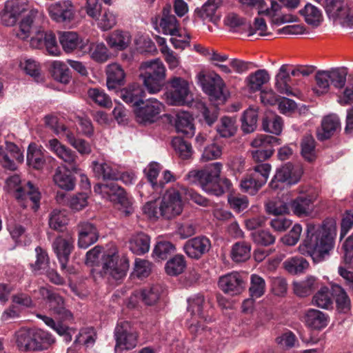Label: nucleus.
Listing matches in <instances>:
<instances>
[{
  "instance_id": "f257e3e1",
  "label": "nucleus",
  "mask_w": 353,
  "mask_h": 353,
  "mask_svg": "<svg viewBox=\"0 0 353 353\" xmlns=\"http://www.w3.org/2000/svg\"><path fill=\"white\" fill-rule=\"evenodd\" d=\"M336 226L333 222L320 224L307 223L306 237L299 245V252L312 258L314 263L323 261L333 249Z\"/></svg>"
},
{
  "instance_id": "f03ea898",
  "label": "nucleus",
  "mask_w": 353,
  "mask_h": 353,
  "mask_svg": "<svg viewBox=\"0 0 353 353\" xmlns=\"http://www.w3.org/2000/svg\"><path fill=\"white\" fill-rule=\"evenodd\" d=\"M223 165L220 162L209 164L203 170H192L185 176L184 180L190 184H196L209 194L221 196L231 188L228 179H219Z\"/></svg>"
},
{
  "instance_id": "7ed1b4c3",
  "label": "nucleus",
  "mask_w": 353,
  "mask_h": 353,
  "mask_svg": "<svg viewBox=\"0 0 353 353\" xmlns=\"http://www.w3.org/2000/svg\"><path fill=\"white\" fill-rule=\"evenodd\" d=\"M183 210L182 198L177 185L166 190L161 199L147 202L143 207V213L150 219H171Z\"/></svg>"
},
{
  "instance_id": "20e7f679",
  "label": "nucleus",
  "mask_w": 353,
  "mask_h": 353,
  "mask_svg": "<svg viewBox=\"0 0 353 353\" xmlns=\"http://www.w3.org/2000/svg\"><path fill=\"white\" fill-rule=\"evenodd\" d=\"M43 16L37 10H32L19 23V29L15 35L21 40H26L32 33L35 35L30 39V46L34 48H41L44 46L46 32L40 25Z\"/></svg>"
},
{
  "instance_id": "39448f33",
  "label": "nucleus",
  "mask_w": 353,
  "mask_h": 353,
  "mask_svg": "<svg viewBox=\"0 0 353 353\" xmlns=\"http://www.w3.org/2000/svg\"><path fill=\"white\" fill-rule=\"evenodd\" d=\"M140 79L148 93L151 94L160 92L165 84L166 68L159 59L143 62L140 67Z\"/></svg>"
},
{
  "instance_id": "423d86ee",
  "label": "nucleus",
  "mask_w": 353,
  "mask_h": 353,
  "mask_svg": "<svg viewBox=\"0 0 353 353\" xmlns=\"http://www.w3.org/2000/svg\"><path fill=\"white\" fill-rule=\"evenodd\" d=\"M271 170V165L268 163H259L254 167L241 181L240 187L243 192L255 194L267 182Z\"/></svg>"
},
{
  "instance_id": "0eeeda50",
  "label": "nucleus",
  "mask_w": 353,
  "mask_h": 353,
  "mask_svg": "<svg viewBox=\"0 0 353 353\" xmlns=\"http://www.w3.org/2000/svg\"><path fill=\"white\" fill-rule=\"evenodd\" d=\"M170 88L165 93L166 101L172 105H183L191 100L189 83L179 77H174L169 81Z\"/></svg>"
},
{
  "instance_id": "6e6552de",
  "label": "nucleus",
  "mask_w": 353,
  "mask_h": 353,
  "mask_svg": "<svg viewBox=\"0 0 353 353\" xmlns=\"http://www.w3.org/2000/svg\"><path fill=\"white\" fill-rule=\"evenodd\" d=\"M20 183L21 179L17 174L11 176L6 181L9 190L14 192V196L17 200L26 201L30 199L34 204L33 208L37 210L39 207L40 192L30 181L24 187H21Z\"/></svg>"
},
{
  "instance_id": "1a4fd4ad",
  "label": "nucleus",
  "mask_w": 353,
  "mask_h": 353,
  "mask_svg": "<svg viewBox=\"0 0 353 353\" xmlns=\"http://www.w3.org/2000/svg\"><path fill=\"white\" fill-rule=\"evenodd\" d=\"M281 143L280 139L268 134H259L251 142V151L253 160L256 163L263 162L268 159L274 153L273 146Z\"/></svg>"
},
{
  "instance_id": "9d476101",
  "label": "nucleus",
  "mask_w": 353,
  "mask_h": 353,
  "mask_svg": "<svg viewBox=\"0 0 353 353\" xmlns=\"http://www.w3.org/2000/svg\"><path fill=\"white\" fill-rule=\"evenodd\" d=\"M315 1L323 6L330 19L339 20L346 27L353 26V12L344 3L343 0Z\"/></svg>"
},
{
  "instance_id": "9b49d317",
  "label": "nucleus",
  "mask_w": 353,
  "mask_h": 353,
  "mask_svg": "<svg viewBox=\"0 0 353 353\" xmlns=\"http://www.w3.org/2000/svg\"><path fill=\"white\" fill-rule=\"evenodd\" d=\"M102 271L104 274L109 275L115 280L123 279L129 268L127 258L119 256L116 252L104 254L103 256Z\"/></svg>"
},
{
  "instance_id": "f8f14e48",
  "label": "nucleus",
  "mask_w": 353,
  "mask_h": 353,
  "mask_svg": "<svg viewBox=\"0 0 353 353\" xmlns=\"http://www.w3.org/2000/svg\"><path fill=\"white\" fill-rule=\"evenodd\" d=\"M301 175L302 170L299 166L286 163L276 170L270 183V186L273 190H278L283 188V184L294 185L299 181Z\"/></svg>"
},
{
  "instance_id": "ddd939ff",
  "label": "nucleus",
  "mask_w": 353,
  "mask_h": 353,
  "mask_svg": "<svg viewBox=\"0 0 353 353\" xmlns=\"http://www.w3.org/2000/svg\"><path fill=\"white\" fill-rule=\"evenodd\" d=\"M94 192L101 195L103 198L117 201V203L125 208V214H128L131 212V201L127 197L124 190L117 184L114 183L107 184L97 183L94 186Z\"/></svg>"
},
{
  "instance_id": "4468645a",
  "label": "nucleus",
  "mask_w": 353,
  "mask_h": 353,
  "mask_svg": "<svg viewBox=\"0 0 353 353\" xmlns=\"http://www.w3.org/2000/svg\"><path fill=\"white\" fill-rule=\"evenodd\" d=\"M115 350H132L137 346V334L128 321L117 324L114 330Z\"/></svg>"
},
{
  "instance_id": "2eb2a0df",
  "label": "nucleus",
  "mask_w": 353,
  "mask_h": 353,
  "mask_svg": "<svg viewBox=\"0 0 353 353\" xmlns=\"http://www.w3.org/2000/svg\"><path fill=\"white\" fill-rule=\"evenodd\" d=\"M143 105H139L134 109L137 121L141 124L152 123L159 117L163 105L154 98H150L145 102L141 103Z\"/></svg>"
},
{
  "instance_id": "dca6fc26",
  "label": "nucleus",
  "mask_w": 353,
  "mask_h": 353,
  "mask_svg": "<svg viewBox=\"0 0 353 353\" xmlns=\"http://www.w3.org/2000/svg\"><path fill=\"white\" fill-rule=\"evenodd\" d=\"M200 82L203 92L209 96L211 101H224L223 88L225 84L219 74L212 72L203 76Z\"/></svg>"
},
{
  "instance_id": "f3484780",
  "label": "nucleus",
  "mask_w": 353,
  "mask_h": 353,
  "mask_svg": "<svg viewBox=\"0 0 353 353\" xmlns=\"http://www.w3.org/2000/svg\"><path fill=\"white\" fill-rule=\"evenodd\" d=\"M48 12L51 19L57 23H70L75 15L74 7L70 1H59L50 4Z\"/></svg>"
},
{
  "instance_id": "a211bd4d",
  "label": "nucleus",
  "mask_w": 353,
  "mask_h": 353,
  "mask_svg": "<svg viewBox=\"0 0 353 353\" xmlns=\"http://www.w3.org/2000/svg\"><path fill=\"white\" fill-rule=\"evenodd\" d=\"M46 147L59 159L67 163L71 171L77 173L80 168L77 164V155L69 148L62 144L58 139H52L48 141Z\"/></svg>"
},
{
  "instance_id": "6ab92c4d",
  "label": "nucleus",
  "mask_w": 353,
  "mask_h": 353,
  "mask_svg": "<svg viewBox=\"0 0 353 353\" xmlns=\"http://www.w3.org/2000/svg\"><path fill=\"white\" fill-rule=\"evenodd\" d=\"M39 292L43 299L48 300L50 309L60 319L63 320L72 319V314L65 307L63 299L61 296L44 287L40 288Z\"/></svg>"
},
{
  "instance_id": "aec40b11",
  "label": "nucleus",
  "mask_w": 353,
  "mask_h": 353,
  "mask_svg": "<svg viewBox=\"0 0 353 353\" xmlns=\"http://www.w3.org/2000/svg\"><path fill=\"white\" fill-rule=\"evenodd\" d=\"M219 288L231 296L241 294L245 288V282L242 276L236 272H232L221 276L218 282Z\"/></svg>"
},
{
  "instance_id": "412c9836",
  "label": "nucleus",
  "mask_w": 353,
  "mask_h": 353,
  "mask_svg": "<svg viewBox=\"0 0 353 353\" xmlns=\"http://www.w3.org/2000/svg\"><path fill=\"white\" fill-rule=\"evenodd\" d=\"M74 240L67 236H57L52 243V249L60 263L62 270H65L69 261L70 255L73 249Z\"/></svg>"
},
{
  "instance_id": "4be33fe9",
  "label": "nucleus",
  "mask_w": 353,
  "mask_h": 353,
  "mask_svg": "<svg viewBox=\"0 0 353 353\" xmlns=\"http://www.w3.org/2000/svg\"><path fill=\"white\" fill-rule=\"evenodd\" d=\"M211 248L210 240L204 236H199L187 241L183 245L185 253L191 259H199Z\"/></svg>"
},
{
  "instance_id": "5701e85b",
  "label": "nucleus",
  "mask_w": 353,
  "mask_h": 353,
  "mask_svg": "<svg viewBox=\"0 0 353 353\" xmlns=\"http://www.w3.org/2000/svg\"><path fill=\"white\" fill-rule=\"evenodd\" d=\"M59 41L66 53L72 52L77 49L85 50L88 39H83L76 32L65 31L59 33Z\"/></svg>"
},
{
  "instance_id": "b1692460",
  "label": "nucleus",
  "mask_w": 353,
  "mask_h": 353,
  "mask_svg": "<svg viewBox=\"0 0 353 353\" xmlns=\"http://www.w3.org/2000/svg\"><path fill=\"white\" fill-rule=\"evenodd\" d=\"M78 245L79 248L86 249L98 240V230L92 223L88 221L81 222L78 225Z\"/></svg>"
},
{
  "instance_id": "393cba45",
  "label": "nucleus",
  "mask_w": 353,
  "mask_h": 353,
  "mask_svg": "<svg viewBox=\"0 0 353 353\" xmlns=\"http://www.w3.org/2000/svg\"><path fill=\"white\" fill-rule=\"evenodd\" d=\"M3 153H1V159L0 162L3 167L10 170H14L17 169V165L13 160L10 159L12 158L19 163L23 161V154L21 152L19 147L13 143H6V150L3 149Z\"/></svg>"
},
{
  "instance_id": "a878e982",
  "label": "nucleus",
  "mask_w": 353,
  "mask_h": 353,
  "mask_svg": "<svg viewBox=\"0 0 353 353\" xmlns=\"http://www.w3.org/2000/svg\"><path fill=\"white\" fill-rule=\"evenodd\" d=\"M107 87L108 90H115L125 83V73L122 67L117 63L109 64L106 68Z\"/></svg>"
},
{
  "instance_id": "bb28decb",
  "label": "nucleus",
  "mask_w": 353,
  "mask_h": 353,
  "mask_svg": "<svg viewBox=\"0 0 353 353\" xmlns=\"http://www.w3.org/2000/svg\"><path fill=\"white\" fill-rule=\"evenodd\" d=\"M26 159L30 167L35 170H41L46 161L45 150L41 146L31 143L28 147Z\"/></svg>"
},
{
  "instance_id": "cd10ccee",
  "label": "nucleus",
  "mask_w": 353,
  "mask_h": 353,
  "mask_svg": "<svg viewBox=\"0 0 353 353\" xmlns=\"http://www.w3.org/2000/svg\"><path fill=\"white\" fill-rule=\"evenodd\" d=\"M145 92L141 85L137 83L130 84L121 90V98L127 103L137 107L143 103Z\"/></svg>"
},
{
  "instance_id": "c85d7f7f",
  "label": "nucleus",
  "mask_w": 353,
  "mask_h": 353,
  "mask_svg": "<svg viewBox=\"0 0 353 353\" xmlns=\"http://www.w3.org/2000/svg\"><path fill=\"white\" fill-rule=\"evenodd\" d=\"M92 170L96 176L101 177L103 180H119V171L117 167L112 163L94 161L92 162Z\"/></svg>"
},
{
  "instance_id": "c756f323",
  "label": "nucleus",
  "mask_w": 353,
  "mask_h": 353,
  "mask_svg": "<svg viewBox=\"0 0 353 353\" xmlns=\"http://www.w3.org/2000/svg\"><path fill=\"white\" fill-rule=\"evenodd\" d=\"M305 321L313 330H322L327 325L329 316L320 310L310 309L305 314Z\"/></svg>"
},
{
  "instance_id": "7c9ffc66",
  "label": "nucleus",
  "mask_w": 353,
  "mask_h": 353,
  "mask_svg": "<svg viewBox=\"0 0 353 353\" xmlns=\"http://www.w3.org/2000/svg\"><path fill=\"white\" fill-rule=\"evenodd\" d=\"M340 126L339 117L336 114H330L323 118L321 128L317 132L320 141L330 138Z\"/></svg>"
},
{
  "instance_id": "2f4dec72",
  "label": "nucleus",
  "mask_w": 353,
  "mask_h": 353,
  "mask_svg": "<svg viewBox=\"0 0 353 353\" xmlns=\"http://www.w3.org/2000/svg\"><path fill=\"white\" fill-rule=\"evenodd\" d=\"M174 125L178 132L182 133L188 137H192L195 132L193 119L187 112H181L176 114Z\"/></svg>"
},
{
  "instance_id": "473e14b6",
  "label": "nucleus",
  "mask_w": 353,
  "mask_h": 353,
  "mask_svg": "<svg viewBox=\"0 0 353 353\" xmlns=\"http://www.w3.org/2000/svg\"><path fill=\"white\" fill-rule=\"evenodd\" d=\"M37 317L41 319L46 325L54 330L59 336L63 338L66 343L72 341L74 330L63 325L61 322L56 323L53 319L43 314H37Z\"/></svg>"
},
{
  "instance_id": "72a5a7b5",
  "label": "nucleus",
  "mask_w": 353,
  "mask_h": 353,
  "mask_svg": "<svg viewBox=\"0 0 353 353\" xmlns=\"http://www.w3.org/2000/svg\"><path fill=\"white\" fill-rule=\"evenodd\" d=\"M53 181L57 186L67 191L72 190L75 185L74 177L65 166L56 168Z\"/></svg>"
},
{
  "instance_id": "f704fd0d",
  "label": "nucleus",
  "mask_w": 353,
  "mask_h": 353,
  "mask_svg": "<svg viewBox=\"0 0 353 353\" xmlns=\"http://www.w3.org/2000/svg\"><path fill=\"white\" fill-rule=\"evenodd\" d=\"M291 207L296 215L308 216L314 210V201L309 196H299L292 201Z\"/></svg>"
},
{
  "instance_id": "c9c22d12",
  "label": "nucleus",
  "mask_w": 353,
  "mask_h": 353,
  "mask_svg": "<svg viewBox=\"0 0 353 353\" xmlns=\"http://www.w3.org/2000/svg\"><path fill=\"white\" fill-rule=\"evenodd\" d=\"M33 343L35 348L32 351L46 350L55 342L54 336L47 331L41 329H32Z\"/></svg>"
},
{
  "instance_id": "e433bc0d",
  "label": "nucleus",
  "mask_w": 353,
  "mask_h": 353,
  "mask_svg": "<svg viewBox=\"0 0 353 353\" xmlns=\"http://www.w3.org/2000/svg\"><path fill=\"white\" fill-rule=\"evenodd\" d=\"M150 238L144 233L134 235L130 241V249L137 255H143L150 250Z\"/></svg>"
},
{
  "instance_id": "4c0bfd02",
  "label": "nucleus",
  "mask_w": 353,
  "mask_h": 353,
  "mask_svg": "<svg viewBox=\"0 0 353 353\" xmlns=\"http://www.w3.org/2000/svg\"><path fill=\"white\" fill-rule=\"evenodd\" d=\"M105 40L111 48L121 50L129 46L131 35L128 32L116 30L112 32Z\"/></svg>"
},
{
  "instance_id": "58836bf2",
  "label": "nucleus",
  "mask_w": 353,
  "mask_h": 353,
  "mask_svg": "<svg viewBox=\"0 0 353 353\" xmlns=\"http://www.w3.org/2000/svg\"><path fill=\"white\" fill-rule=\"evenodd\" d=\"M299 13L305 21L312 27H318L322 21L321 11L310 3H306L304 8L299 10Z\"/></svg>"
},
{
  "instance_id": "ea45409f",
  "label": "nucleus",
  "mask_w": 353,
  "mask_h": 353,
  "mask_svg": "<svg viewBox=\"0 0 353 353\" xmlns=\"http://www.w3.org/2000/svg\"><path fill=\"white\" fill-rule=\"evenodd\" d=\"M96 341V334L92 328H86L81 330L79 335L76 337L72 346L68 348V353H76V348L80 343H83L85 347L92 346Z\"/></svg>"
},
{
  "instance_id": "a19ab883",
  "label": "nucleus",
  "mask_w": 353,
  "mask_h": 353,
  "mask_svg": "<svg viewBox=\"0 0 353 353\" xmlns=\"http://www.w3.org/2000/svg\"><path fill=\"white\" fill-rule=\"evenodd\" d=\"M161 170V165L157 162H151L143 170L148 181L155 192L163 190V183H159L158 177Z\"/></svg>"
},
{
  "instance_id": "79ce46f5",
  "label": "nucleus",
  "mask_w": 353,
  "mask_h": 353,
  "mask_svg": "<svg viewBox=\"0 0 353 353\" xmlns=\"http://www.w3.org/2000/svg\"><path fill=\"white\" fill-rule=\"evenodd\" d=\"M270 80V75L267 70L260 69L250 74L246 78L247 85L252 92L260 90L261 87Z\"/></svg>"
},
{
  "instance_id": "37998d69",
  "label": "nucleus",
  "mask_w": 353,
  "mask_h": 353,
  "mask_svg": "<svg viewBox=\"0 0 353 353\" xmlns=\"http://www.w3.org/2000/svg\"><path fill=\"white\" fill-rule=\"evenodd\" d=\"M162 292V286L160 285H154L151 287L145 288L141 291L134 292V296H140L146 305H151L158 301Z\"/></svg>"
},
{
  "instance_id": "c03bdc74",
  "label": "nucleus",
  "mask_w": 353,
  "mask_h": 353,
  "mask_svg": "<svg viewBox=\"0 0 353 353\" xmlns=\"http://www.w3.org/2000/svg\"><path fill=\"white\" fill-rule=\"evenodd\" d=\"M51 73L57 81L68 84L71 79L67 65L61 61H54L50 64Z\"/></svg>"
},
{
  "instance_id": "a18cd8bd",
  "label": "nucleus",
  "mask_w": 353,
  "mask_h": 353,
  "mask_svg": "<svg viewBox=\"0 0 353 353\" xmlns=\"http://www.w3.org/2000/svg\"><path fill=\"white\" fill-rule=\"evenodd\" d=\"M332 294L335 297L337 310L343 313L348 312L350 308V299L344 289L337 284H332Z\"/></svg>"
},
{
  "instance_id": "49530a36",
  "label": "nucleus",
  "mask_w": 353,
  "mask_h": 353,
  "mask_svg": "<svg viewBox=\"0 0 353 353\" xmlns=\"http://www.w3.org/2000/svg\"><path fill=\"white\" fill-rule=\"evenodd\" d=\"M316 286V279L312 276H307L305 280L294 281L293 283L294 293L301 297H305L311 294Z\"/></svg>"
},
{
  "instance_id": "de8ad7c7",
  "label": "nucleus",
  "mask_w": 353,
  "mask_h": 353,
  "mask_svg": "<svg viewBox=\"0 0 353 353\" xmlns=\"http://www.w3.org/2000/svg\"><path fill=\"white\" fill-rule=\"evenodd\" d=\"M241 121V130L244 133L250 134L253 132L257 126V110L253 108H249L244 111Z\"/></svg>"
},
{
  "instance_id": "09e8293b",
  "label": "nucleus",
  "mask_w": 353,
  "mask_h": 353,
  "mask_svg": "<svg viewBox=\"0 0 353 353\" xmlns=\"http://www.w3.org/2000/svg\"><path fill=\"white\" fill-rule=\"evenodd\" d=\"M16 343L19 350L31 351L35 348L33 343L32 329L21 328L16 332Z\"/></svg>"
},
{
  "instance_id": "8fccbe9b",
  "label": "nucleus",
  "mask_w": 353,
  "mask_h": 353,
  "mask_svg": "<svg viewBox=\"0 0 353 353\" xmlns=\"http://www.w3.org/2000/svg\"><path fill=\"white\" fill-rule=\"evenodd\" d=\"M160 28L165 34L175 35L179 32L177 20L175 16L169 14V10L163 9V16L159 22Z\"/></svg>"
},
{
  "instance_id": "3c124183",
  "label": "nucleus",
  "mask_w": 353,
  "mask_h": 353,
  "mask_svg": "<svg viewBox=\"0 0 353 353\" xmlns=\"http://www.w3.org/2000/svg\"><path fill=\"white\" fill-rule=\"evenodd\" d=\"M216 131L221 137L230 138L233 137L237 131L236 119L227 116L222 117L216 127Z\"/></svg>"
},
{
  "instance_id": "603ef678",
  "label": "nucleus",
  "mask_w": 353,
  "mask_h": 353,
  "mask_svg": "<svg viewBox=\"0 0 353 353\" xmlns=\"http://www.w3.org/2000/svg\"><path fill=\"white\" fill-rule=\"evenodd\" d=\"M84 52H88L90 57L97 62H105L109 58V52L103 43H89Z\"/></svg>"
},
{
  "instance_id": "864d4df0",
  "label": "nucleus",
  "mask_w": 353,
  "mask_h": 353,
  "mask_svg": "<svg viewBox=\"0 0 353 353\" xmlns=\"http://www.w3.org/2000/svg\"><path fill=\"white\" fill-rule=\"evenodd\" d=\"M186 267L185 258L181 254H176L169 259L165 265L166 273L170 276H177L181 274Z\"/></svg>"
},
{
  "instance_id": "5fc2aeb1",
  "label": "nucleus",
  "mask_w": 353,
  "mask_h": 353,
  "mask_svg": "<svg viewBox=\"0 0 353 353\" xmlns=\"http://www.w3.org/2000/svg\"><path fill=\"white\" fill-rule=\"evenodd\" d=\"M283 125V119L277 115H269L263 119V130L275 135H279L281 133Z\"/></svg>"
},
{
  "instance_id": "6e6d98bb",
  "label": "nucleus",
  "mask_w": 353,
  "mask_h": 353,
  "mask_svg": "<svg viewBox=\"0 0 353 353\" xmlns=\"http://www.w3.org/2000/svg\"><path fill=\"white\" fill-rule=\"evenodd\" d=\"M285 269L290 273L296 274L303 272L309 266L308 262L303 256H294L283 263Z\"/></svg>"
},
{
  "instance_id": "4d7b16f0",
  "label": "nucleus",
  "mask_w": 353,
  "mask_h": 353,
  "mask_svg": "<svg viewBox=\"0 0 353 353\" xmlns=\"http://www.w3.org/2000/svg\"><path fill=\"white\" fill-rule=\"evenodd\" d=\"M251 255V246L245 242L236 243L231 251V257L235 262H243L250 259Z\"/></svg>"
},
{
  "instance_id": "13d9d810",
  "label": "nucleus",
  "mask_w": 353,
  "mask_h": 353,
  "mask_svg": "<svg viewBox=\"0 0 353 353\" xmlns=\"http://www.w3.org/2000/svg\"><path fill=\"white\" fill-rule=\"evenodd\" d=\"M301 155L307 161L312 162L316 159L315 140L310 134L303 137L301 143Z\"/></svg>"
},
{
  "instance_id": "bf43d9fd",
  "label": "nucleus",
  "mask_w": 353,
  "mask_h": 353,
  "mask_svg": "<svg viewBox=\"0 0 353 353\" xmlns=\"http://www.w3.org/2000/svg\"><path fill=\"white\" fill-rule=\"evenodd\" d=\"M188 310L192 316L206 321L203 312L204 297L201 294H195L188 299Z\"/></svg>"
},
{
  "instance_id": "052dcab7",
  "label": "nucleus",
  "mask_w": 353,
  "mask_h": 353,
  "mask_svg": "<svg viewBox=\"0 0 353 353\" xmlns=\"http://www.w3.org/2000/svg\"><path fill=\"white\" fill-rule=\"evenodd\" d=\"M266 283L265 279L261 276L252 274L250 276V285L249 287L250 295L252 298H260L265 292Z\"/></svg>"
},
{
  "instance_id": "680f3d73",
  "label": "nucleus",
  "mask_w": 353,
  "mask_h": 353,
  "mask_svg": "<svg viewBox=\"0 0 353 353\" xmlns=\"http://www.w3.org/2000/svg\"><path fill=\"white\" fill-rule=\"evenodd\" d=\"M315 81L316 87L313 90L316 94L321 95L328 92L331 83L328 70L318 71L315 75Z\"/></svg>"
},
{
  "instance_id": "e2e57ef3",
  "label": "nucleus",
  "mask_w": 353,
  "mask_h": 353,
  "mask_svg": "<svg viewBox=\"0 0 353 353\" xmlns=\"http://www.w3.org/2000/svg\"><path fill=\"white\" fill-rule=\"evenodd\" d=\"M20 66L27 74L33 77L37 82L42 81L40 64L34 59L31 58L25 59L20 62Z\"/></svg>"
},
{
  "instance_id": "0e129e2a",
  "label": "nucleus",
  "mask_w": 353,
  "mask_h": 353,
  "mask_svg": "<svg viewBox=\"0 0 353 353\" xmlns=\"http://www.w3.org/2000/svg\"><path fill=\"white\" fill-rule=\"evenodd\" d=\"M172 145L175 152L181 159H188L193 153L192 145L180 137H174L172 141Z\"/></svg>"
},
{
  "instance_id": "69168bd1",
  "label": "nucleus",
  "mask_w": 353,
  "mask_h": 353,
  "mask_svg": "<svg viewBox=\"0 0 353 353\" xmlns=\"http://www.w3.org/2000/svg\"><path fill=\"white\" fill-rule=\"evenodd\" d=\"M224 23L232 32H243L247 30L248 23L243 18L234 13L228 14L224 19Z\"/></svg>"
},
{
  "instance_id": "338daca9",
  "label": "nucleus",
  "mask_w": 353,
  "mask_h": 353,
  "mask_svg": "<svg viewBox=\"0 0 353 353\" xmlns=\"http://www.w3.org/2000/svg\"><path fill=\"white\" fill-rule=\"evenodd\" d=\"M313 303L319 307L329 309L332 307L333 301L327 287H322L313 296Z\"/></svg>"
},
{
  "instance_id": "774afa93",
  "label": "nucleus",
  "mask_w": 353,
  "mask_h": 353,
  "mask_svg": "<svg viewBox=\"0 0 353 353\" xmlns=\"http://www.w3.org/2000/svg\"><path fill=\"white\" fill-rule=\"evenodd\" d=\"M330 83L337 89L343 88L346 82L347 69L346 68H335L328 70Z\"/></svg>"
}]
</instances>
